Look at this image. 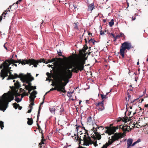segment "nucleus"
<instances>
[{
    "label": "nucleus",
    "instance_id": "obj_1",
    "mask_svg": "<svg viewBox=\"0 0 148 148\" xmlns=\"http://www.w3.org/2000/svg\"><path fill=\"white\" fill-rule=\"evenodd\" d=\"M85 64V60L81 59L76 61L70 67L65 69L61 67L57 69V73L60 77L58 82L63 93L66 92L65 86L69 82V79L71 78L72 72L77 73L79 71H81L83 70Z\"/></svg>",
    "mask_w": 148,
    "mask_h": 148
},
{
    "label": "nucleus",
    "instance_id": "obj_2",
    "mask_svg": "<svg viewBox=\"0 0 148 148\" xmlns=\"http://www.w3.org/2000/svg\"><path fill=\"white\" fill-rule=\"evenodd\" d=\"M85 64V60L81 59L76 61L70 67L65 69L61 67L57 69V73L60 77L58 82L63 93L66 92L65 86L69 82V79L71 78L72 72L77 73L79 71H81L83 70Z\"/></svg>",
    "mask_w": 148,
    "mask_h": 148
},
{
    "label": "nucleus",
    "instance_id": "obj_3",
    "mask_svg": "<svg viewBox=\"0 0 148 148\" xmlns=\"http://www.w3.org/2000/svg\"><path fill=\"white\" fill-rule=\"evenodd\" d=\"M0 76L2 77L3 80L6 77L8 76L7 80L10 79H13L17 78L21 79L22 80H25L26 79L27 75H24L23 73H21L19 75L16 73H14V75L12 74V73L10 72L8 69H2L0 73Z\"/></svg>",
    "mask_w": 148,
    "mask_h": 148
},
{
    "label": "nucleus",
    "instance_id": "obj_4",
    "mask_svg": "<svg viewBox=\"0 0 148 148\" xmlns=\"http://www.w3.org/2000/svg\"><path fill=\"white\" fill-rule=\"evenodd\" d=\"M21 95V94L17 93V94L10 95L8 97L7 94L4 93L2 96L3 100H0V110L2 111L3 110L4 111L7 108L8 103L11 101L14 100V96L16 97H17L18 96H20Z\"/></svg>",
    "mask_w": 148,
    "mask_h": 148
},
{
    "label": "nucleus",
    "instance_id": "obj_5",
    "mask_svg": "<svg viewBox=\"0 0 148 148\" xmlns=\"http://www.w3.org/2000/svg\"><path fill=\"white\" fill-rule=\"evenodd\" d=\"M128 126H127V125L125 124L124 125H121L119 126H117L116 127L114 126L112 127L106 126L105 127V128L106 129L105 132L110 135L112 134H113L116 132V130L119 128V129H121L123 131V132L122 134L123 135L125 136L126 132H129V130H128Z\"/></svg>",
    "mask_w": 148,
    "mask_h": 148
},
{
    "label": "nucleus",
    "instance_id": "obj_6",
    "mask_svg": "<svg viewBox=\"0 0 148 148\" xmlns=\"http://www.w3.org/2000/svg\"><path fill=\"white\" fill-rule=\"evenodd\" d=\"M132 48L131 43L128 41L124 42L122 44L120 47V51L118 53L120 54L123 58H124L125 52L127 51L125 50L126 49L129 50Z\"/></svg>",
    "mask_w": 148,
    "mask_h": 148
},
{
    "label": "nucleus",
    "instance_id": "obj_7",
    "mask_svg": "<svg viewBox=\"0 0 148 148\" xmlns=\"http://www.w3.org/2000/svg\"><path fill=\"white\" fill-rule=\"evenodd\" d=\"M29 61L30 62V64L29 66H31L32 65H33L35 67H36L37 66V65L38 64L39 62H43L45 63V64H47L49 62H51V60L49 59L47 61H46L45 60L44 58L40 59V60H36L34 59H29Z\"/></svg>",
    "mask_w": 148,
    "mask_h": 148
},
{
    "label": "nucleus",
    "instance_id": "obj_8",
    "mask_svg": "<svg viewBox=\"0 0 148 148\" xmlns=\"http://www.w3.org/2000/svg\"><path fill=\"white\" fill-rule=\"evenodd\" d=\"M7 62L8 63V65L9 66L12 64H15L16 63H18L19 64H21L22 65H25L26 64H28L29 65L30 64L29 59L28 60L24 59L21 60V59L18 60H14L13 59H11L10 60H7Z\"/></svg>",
    "mask_w": 148,
    "mask_h": 148
},
{
    "label": "nucleus",
    "instance_id": "obj_9",
    "mask_svg": "<svg viewBox=\"0 0 148 148\" xmlns=\"http://www.w3.org/2000/svg\"><path fill=\"white\" fill-rule=\"evenodd\" d=\"M84 129L86 130V132L85 134L84 135V136L83 137L84 140L83 145L88 146L89 145L91 144L92 141L90 137L88 135V130H86L84 127Z\"/></svg>",
    "mask_w": 148,
    "mask_h": 148
},
{
    "label": "nucleus",
    "instance_id": "obj_10",
    "mask_svg": "<svg viewBox=\"0 0 148 148\" xmlns=\"http://www.w3.org/2000/svg\"><path fill=\"white\" fill-rule=\"evenodd\" d=\"M51 85H52L53 86H55V87L51 88L50 91L56 90L58 92H61L63 93V91L60 87V86L58 82L57 83L56 82H55L53 84H52Z\"/></svg>",
    "mask_w": 148,
    "mask_h": 148
},
{
    "label": "nucleus",
    "instance_id": "obj_11",
    "mask_svg": "<svg viewBox=\"0 0 148 148\" xmlns=\"http://www.w3.org/2000/svg\"><path fill=\"white\" fill-rule=\"evenodd\" d=\"M114 135L112 136L111 138L113 141L118 140L120 138L123 137V134L121 132L116 133L114 134Z\"/></svg>",
    "mask_w": 148,
    "mask_h": 148
},
{
    "label": "nucleus",
    "instance_id": "obj_12",
    "mask_svg": "<svg viewBox=\"0 0 148 148\" xmlns=\"http://www.w3.org/2000/svg\"><path fill=\"white\" fill-rule=\"evenodd\" d=\"M96 108L99 111H102L104 109L103 101L98 103H96Z\"/></svg>",
    "mask_w": 148,
    "mask_h": 148
},
{
    "label": "nucleus",
    "instance_id": "obj_13",
    "mask_svg": "<svg viewBox=\"0 0 148 148\" xmlns=\"http://www.w3.org/2000/svg\"><path fill=\"white\" fill-rule=\"evenodd\" d=\"M37 92L36 91H34L31 94L29 97L30 101H34V99L36 97V95Z\"/></svg>",
    "mask_w": 148,
    "mask_h": 148
},
{
    "label": "nucleus",
    "instance_id": "obj_14",
    "mask_svg": "<svg viewBox=\"0 0 148 148\" xmlns=\"http://www.w3.org/2000/svg\"><path fill=\"white\" fill-rule=\"evenodd\" d=\"M131 119L130 118H128L127 117H126L125 118L123 117L122 118L119 117L118 118V119L117 120V122H119L121 121L123 122H124L125 123H126L127 122L129 121Z\"/></svg>",
    "mask_w": 148,
    "mask_h": 148
},
{
    "label": "nucleus",
    "instance_id": "obj_15",
    "mask_svg": "<svg viewBox=\"0 0 148 148\" xmlns=\"http://www.w3.org/2000/svg\"><path fill=\"white\" fill-rule=\"evenodd\" d=\"M94 3H92L89 4L88 6V11H90L91 12L94 8Z\"/></svg>",
    "mask_w": 148,
    "mask_h": 148
},
{
    "label": "nucleus",
    "instance_id": "obj_16",
    "mask_svg": "<svg viewBox=\"0 0 148 148\" xmlns=\"http://www.w3.org/2000/svg\"><path fill=\"white\" fill-rule=\"evenodd\" d=\"M133 142V140L131 139H128L127 142V148H130V147L132 145Z\"/></svg>",
    "mask_w": 148,
    "mask_h": 148
},
{
    "label": "nucleus",
    "instance_id": "obj_17",
    "mask_svg": "<svg viewBox=\"0 0 148 148\" xmlns=\"http://www.w3.org/2000/svg\"><path fill=\"white\" fill-rule=\"evenodd\" d=\"M14 84L15 87L17 89H19V88L21 86L19 82L18 81H16V82H15Z\"/></svg>",
    "mask_w": 148,
    "mask_h": 148
},
{
    "label": "nucleus",
    "instance_id": "obj_18",
    "mask_svg": "<svg viewBox=\"0 0 148 148\" xmlns=\"http://www.w3.org/2000/svg\"><path fill=\"white\" fill-rule=\"evenodd\" d=\"M97 130L96 131V132H95V135L96 136V138L98 140H99L101 138V136L99 134H98L97 132H96Z\"/></svg>",
    "mask_w": 148,
    "mask_h": 148
},
{
    "label": "nucleus",
    "instance_id": "obj_19",
    "mask_svg": "<svg viewBox=\"0 0 148 148\" xmlns=\"http://www.w3.org/2000/svg\"><path fill=\"white\" fill-rule=\"evenodd\" d=\"M28 121L27 122V124L29 125H31L33 123V120L32 118H27Z\"/></svg>",
    "mask_w": 148,
    "mask_h": 148
},
{
    "label": "nucleus",
    "instance_id": "obj_20",
    "mask_svg": "<svg viewBox=\"0 0 148 148\" xmlns=\"http://www.w3.org/2000/svg\"><path fill=\"white\" fill-rule=\"evenodd\" d=\"M62 59L60 58H53L51 60V62H55L56 63H57V61L58 60H61Z\"/></svg>",
    "mask_w": 148,
    "mask_h": 148
},
{
    "label": "nucleus",
    "instance_id": "obj_21",
    "mask_svg": "<svg viewBox=\"0 0 148 148\" xmlns=\"http://www.w3.org/2000/svg\"><path fill=\"white\" fill-rule=\"evenodd\" d=\"M92 122V118L91 116H90L87 119V122L90 125L91 123Z\"/></svg>",
    "mask_w": 148,
    "mask_h": 148
},
{
    "label": "nucleus",
    "instance_id": "obj_22",
    "mask_svg": "<svg viewBox=\"0 0 148 148\" xmlns=\"http://www.w3.org/2000/svg\"><path fill=\"white\" fill-rule=\"evenodd\" d=\"M38 120H37V125L38 126V129L39 131V132L40 133H41L42 134H42H43V133H42V130L40 126L39 125L38 123Z\"/></svg>",
    "mask_w": 148,
    "mask_h": 148
},
{
    "label": "nucleus",
    "instance_id": "obj_23",
    "mask_svg": "<svg viewBox=\"0 0 148 148\" xmlns=\"http://www.w3.org/2000/svg\"><path fill=\"white\" fill-rule=\"evenodd\" d=\"M111 141L109 140L108 143H106V144H104V145H106L107 146V147L109 145H111L112 143H113L114 141H113V140L112 139V138L110 140Z\"/></svg>",
    "mask_w": 148,
    "mask_h": 148
},
{
    "label": "nucleus",
    "instance_id": "obj_24",
    "mask_svg": "<svg viewBox=\"0 0 148 148\" xmlns=\"http://www.w3.org/2000/svg\"><path fill=\"white\" fill-rule=\"evenodd\" d=\"M13 87L14 88V90L12 94L11 95H14L15 94H17L18 93V89L16 88V87Z\"/></svg>",
    "mask_w": 148,
    "mask_h": 148
},
{
    "label": "nucleus",
    "instance_id": "obj_25",
    "mask_svg": "<svg viewBox=\"0 0 148 148\" xmlns=\"http://www.w3.org/2000/svg\"><path fill=\"white\" fill-rule=\"evenodd\" d=\"M101 97L102 100V101H103V103L104 102V101L105 100V99H106L107 98V97H106V95H105L104 96L102 94H101Z\"/></svg>",
    "mask_w": 148,
    "mask_h": 148
},
{
    "label": "nucleus",
    "instance_id": "obj_26",
    "mask_svg": "<svg viewBox=\"0 0 148 148\" xmlns=\"http://www.w3.org/2000/svg\"><path fill=\"white\" fill-rule=\"evenodd\" d=\"M41 138H42V139L41 142L39 143L40 145H41L42 144H44V141L45 140L44 139V137L43 134H42V135Z\"/></svg>",
    "mask_w": 148,
    "mask_h": 148
},
{
    "label": "nucleus",
    "instance_id": "obj_27",
    "mask_svg": "<svg viewBox=\"0 0 148 148\" xmlns=\"http://www.w3.org/2000/svg\"><path fill=\"white\" fill-rule=\"evenodd\" d=\"M109 24L110 27H112L114 24V20L112 19L109 22Z\"/></svg>",
    "mask_w": 148,
    "mask_h": 148
},
{
    "label": "nucleus",
    "instance_id": "obj_28",
    "mask_svg": "<svg viewBox=\"0 0 148 148\" xmlns=\"http://www.w3.org/2000/svg\"><path fill=\"white\" fill-rule=\"evenodd\" d=\"M12 6L10 5L9 6V7L6 10L4 11L3 12L5 13H7L8 14L9 13V12H10V9H11Z\"/></svg>",
    "mask_w": 148,
    "mask_h": 148
},
{
    "label": "nucleus",
    "instance_id": "obj_29",
    "mask_svg": "<svg viewBox=\"0 0 148 148\" xmlns=\"http://www.w3.org/2000/svg\"><path fill=\"white\" fill-rule=\"evenodd\" d=\"M41 110V108H40V106L39 108V109H38V115H37V120H38V119H39V116H40V110Z\"/></svg>",
    "mask_w": 148,
    "mask_h": 148
},
{
    "label": "nucleus",
    "instance_id": "obj_30",
    "mask_svg": "<svg viewBox=\"0 0 148 148\" xmlns=\"http://www.w3.org/2000/svg\"><path fill=\"white\" fill-rule=\"evenodd\" d=\"M18 106H19L18 104L16 103H13V107L15 109H17Z\"/></svg>",
    "mask_w": 148,
    "mask_h": 148
},
{
    "label": "nucleus",
    "instance_id": "obj_31",
    "mask_svg": "<svg viewBox=\"0 0 148 148\" xmlns=\"http://www.w3.org/2000/svg\"><path fill=\"white\" fill-rule=\"evenodd\" d=\"M14 100L16 101L17 102V103H19L21 101L22 98L20 99L18 97H16Z\"/></svg>",
    "mask_w": 148,
    "mask_h": 148
},
{
    "label": "nucleus",
    "instance_id": "obj_32",
    "mask_svg": "<svg viewBox=\"0 0 148 148\" xmlns=\"http://www.w3.org/2000/svg\"><path fill=\"white\" fill-rule=\"evenodd\" d=\"M90 42H91L92 43L93 45H95V42H96V41L94 39H93L92 38H91L90 40H89V43Z\"/></svg>",
    "mask_w": 148,
    "mask_h": 148
},
{
    "label": "nucleus",
    "instance_id": "obj_33",
    "mask_svg": "<svg viewBox=\"0 0 148 148\" xmlns=\"http://www.w3.org/2000/svg\"><path fill=\"white\" fill-rule=\"evenodd\" d=\"M0 127L1 129H3V127H4L3 122L2 121H0Z\"/></svg>",
    "mask_w": 148,
    "mask_h": 148
},
{
    "label": "nucleus",
    "instance_id": "obj_34",
    "mask_svg": "<svg viewBox=\"0 0 148 148\" xmlns=\"http://www.w3.org/2000/svg\"><path fill=\"white\" fill-rule=\"evenodd\" d=\"M83 141L84 140L83 139V138H82V139H81V138H80L79 144H81L82 145H83Z\"/></svg>",
    "mask_w": 148,
    "mask_h": 148
},
{
    "label": "nucleus",
    "instance_id": "obj_35",
    "mask_svg": "<svg viewBox=\"0 0 148 148\" xmlns=\"http://www.w3.org/2000/svg\"><path fill=\"white\" fill-rule=\"evenodd\" d=\"M93 125L94 126L93 127V128L94 129L97 130V129H98L99 128V127L97 125H95V124L94 125Z\"/></svg>",
    "mask_w": 148,
    "mask_h": 148
},
{
    "label": "nucleus",
    "instance_id": "obj_36",
    "mask_svg": "<svg viewBox=\"0 0 148 148\" xmlns=\"http://www.w3.org/2000/svg\"><path fill=\"white\" fill-rule=\"evenodd\" d=\"M32 84L30 82H29V83H28V84L27 85H25V87H32Z\"/></svg>",
    "mask_w": 148,
    "mask_h": 148
},
{
    "label": "nucleus",
    "instance_id": "obj_37",
    "mask_svg": "<svg viewBox=\"0 0 148 148\" xmlns=\"http://www.w3.org/2000/svg\"><path fill=\"white\" fill-rule=\"evenodd\" d=\"M25 88L27 90H28L29 93H30V92H31L32 90H33V89L30 87H25Z\"/></svg>",
    "mask_w": 148,
    "mask_h": 148
},
{
    "label": "nucleus",
    "instance_id": "obj_38",
    "mask_svg": "<svg viewBox=\"0 0 148 148\" xmlns=\"http://www.w3.org/2000/svg\"><path fill=\"white\" fill-rule=\"evenodd\" d=\"M20 80H21L23 82H26V83H27V84H28V83H29V82H30L29 81H27V78H26V79L25 80H22L21 79H20Z\"/></svg>",
    "mask_w": 148,
    "mask_h": 148
},
{
    "label": "nucleus",
    "instance_id": "obj_39",
    "mask_svg": "<svg viewBox=\"0 0 148 148\" xmlns=\"http://www.w3.org/2000/svg\"><path fill=\"white\" fill-rule=\"evenodd\" d=\"M139 123H140V122H139L138 121V123H136V124H133V125H134V126H132V127H133V128H135V127H136L139 128V127H137V126H136V125H138L139 126H141V125H139Z\"/></svg>",
    "mask_w": 148,
    "mask_h": 148
},
{
    "label": "nucleus",
    "instance_id": "obj_40",
    "mask_svg": "<svg viewBox=\"0 0 148 148\" xmlns=\"http://www.w3.org/2000/svg\"><path fill=\"white\" fill-rule=\"evenodd\" d=\"M119 36H120V37H123L124 38H125V36L124 35V34L121 32L120 33V35H119Z\"/></svg>",
    "mask_w": 148,
    "mask_h": 148
},
{
    "label": "nucleus",
    "instance_id": "obj_41",
    "mask_svg": "<svg viewBox=\"0 0 148 148\" xmlns=\"http://www.w3.org/2000/svg\"><path fill=\"white\" fill-rule=\"evenodd\" d=\"M107 31L105 30L103 32V31L102 30H101V31L100 32V35H104V34L105 32H106Z\"/></svg>",
    "mask_w": 148,
    "mask_h": 148
},
{
    "label": "nucleus",
    "instance_id": "obj_42",
    "mask_svg": "<svg viewBox=\"0 0 148 148\" xmlns=\"http://www.w3.org/2000/svg\"><path fill=\"white\" fill-rule=\"evenodd\" d=\"M34 78L30 76L29 79V81L30 82H31L32 81L34 80Z\"/></svg>",
    "mask_w": 148,
    "mask_h": 148
},
{
    "label": "nucleus",
    "instance_id": "obj_43",
    "mask_svg": "<svg viewBox=\"0 0 148 148\" xmlns=\"http://www.w3.org/2000/svg\"><path fill=\"white\" fill-rule=\"evenodd\" d=\"M120 37L119 35H117L116 36H115V37H114V38H115V40H116L117 38H119Z\"/></svg>",
    "mask_w": 148,
    "mask_h": 148
},
{
    "label": "nucleus",
    "instance_id": "obj_44",
    "mask_svg": "<svg viewBox=\"0 0 148 148\" xmlns=\"http://www.w3.org/2000/svg\"><path fill=\"white\" fill-rule=\"evenodd\" d=\"M4 64H5V66H8V63L7 62V60H6L5 62H4Z\"/></svg>",
    "mask_w": 148,
    "mask_h": 148
},
{
    "label": "nucleus",
    "instance_id": "obj_45",
    "mask_svg": "<svg viewBox=\"0 0 148 148\" xmlns=\"http://www.w3.org/2000/svg\"><path fill=\"white\" fill-rule=\"evenodd\" d=\"M8 66H10L9 65H8V66H4L3 69H8Z\"/></svg>",
    "mask_w": 148,
    "mask_h": 148
},
{
    "label": "nucleus",
    "instance_id": "obj_46",
    "mask_svg": "<svg viewBox=\"0 0 148 148\" xmlns=\"http://www.w3.org/2000/svg\"><path fill=\"white\" fill-rule=\"evenodd\" d=\"M60 109H61L60 110V112L61 113H62L64 111V108H60Z\"/></svg>",
    "mask_w": 148,
    "mask_h": 148
},
{
    "label": "nucleus",
    "instance_id": "obj_47",
    "mask_svg": "<svg viewBox=\"0 0 148 148\" xmlns=\"http://www.w3.org/2000/svg\"><path fill=\"white\" fill-rule=\"evenodd\" d=\"M33 89V90H35L36 89V86H32V87H31Z\"/></svg>",
    "mask_w": 148,
    "mask_h": 148
},
{
    "label": "nucleus",
    "instance_id": "obj_48",
    "mask_svg": "<svg viewBox=\"0 0 148 148\" xmlns=\"http://www.w3.org/2000/svg\"><path fill=\"white\" fill-rule=\"evenodd\" d=\"M58 55L59 56H62V53L61 52H58Z\"/></svg>",
    "mask_w": 148,
    "mask_h": 148
},
{
    "label": "nucleus",
    "instance_id": "obj_49",
    "mask_svg": "<svg viewBox=\"0 0 148 148\" xmlns=\"http://www.w3.org/2000/svg\"><path fill=\"white\" fill-rule=\"evenodd\" d=\"M107 148V146L106 145H104L103 147H101V148Z\"/></svg>",
    "mask_w": 148,
    "mask_h": 148
},
{
    "label": "nucleus",
    "instance_id": "obj_50",
    "mask_svg": "<svg viewBox=\"0 0 148 148\" xmlns=\"http://www.w3.org/2000/svg\"><path fill=\"white\" fill-rule=\"evenodd\" d=\"M83 52V53H86V49H82V50H81Z\"/></svg>",
    "mask_w": 148,
    "mask_h": 148
},
{
    "label": "nucleus",
    "instance_id": "obj_51",
    "mask_svg": "<svg viewBox=\"0 0 148 148\" xmlns=\"http://www.w3.org/2000/svg\"><path fill=\"white\" fill-rule=\"evenodd\" d=\"M79 53L80 54L82 55H83L84 54V53H83V52L81 50L79 51Z\"/></svg>",
    "mask_w": 148,
    "mask_h": 148
},
{
    "label": "nucleus",
    "instance_id": "obj_52",
    "mask_svg": "<svg viewBox=\"0 0 148 148\" xmlns=\"http://www.w3.org/2000/svg\"><path fill=\"white\" fill-rule=\"evenodd\" d=\"M127 96L130 99L131 97V96L129 95V94L128 92H127Z\"/></svg>",
    "mask_w": 148,
    "mask_h": 148
},
{
    "label": "nucleus",
    "instance_id": "obj_53",
    "mask_svg": "<svg viewBox=\"0 0 148 148\" xmlns=\"http://www.w3.org/2000/svg\"><path fill=\"white\" fill-rule=\"evenodd\" d=\"M31 102L30 104V105L31 106H33L34 105V101H30Z\"/></svg>",
    "mask_w": 148,
    "mask_h": 148
},
{
    "label": "nucleus",
    "instance_id": "obj_54",
    "mask_svg": "<svg viewBox=\"0 0 148 148\" xmlns=\"http://www.w3.org/2000/svg\"><path fill=\"white\" fill-rule=\"evenodd\" d=\"M24 94H25V95L27 96H28L29 94V92L27 93H26L25 92H24Z\"/></svg>",
    "mask_w": 148,
    "mask_h": 148
},
{
    "label": "nucleus",
    "instance_id": "obj_55",
    "mask_svg": "<svg viewBox=\"0 0 148 148\" xmlns=\"http://www.w3.org/2000/svg\"><path fill=\"white\" fill-rule=\"evenodd\" d=\"M94 145L95 147L97 145V141L94 143Z\"/></svg>",
    "mask_w": 148,
    "mask_h": 148
},
{
    "label": "nucleus",
    "instance_id": "obj_56",
    "mask_svg": "<svg viewBox=\"0 0 148 148\" xmlns=\"http://www.w3.org/2000/svg\"><path fill=\"white\" fill-rule=\"evenodd\" d=\"M136 143H137V142L136 141L133 143V144H132V146H134Z\"/></svg>",
    "mask_w": 148,
    "mask_h": 148
},
{
    "label": "nucleus",
    "instance_id": "obj_57",
    "mask_svg": "<svg viewBox=\"0 0 148 148\" xmlns=\"http://www.w3.org/2000/svg\"><path fill=\"white\" fill-rule=\"evenodd\" d=\"M32 110L31 109H30L29 110H28L27 112L28 113H30Z\"/></svg>",
    "mask_w": 148,
    "mask_h": 148
},
{
    "label": "nucleus",
    "instance_id": "obj_58",
    "mask_svg": "<svg viewBox=\"0 0 148 148\" xmlns=\"http://www.w3.org/2000/svg\"><path fill=\"white\" fill-rule=\"evenodd\" d=\"M21 95V98H22H22H23L24 97V96L25 95V94H24V93H23V94H22V95Z\"/></svg>",
    "mask_w": 148,
    "mask_h": 148
},
{
    "label": "nucleus",
    "instance_id": "obj_59",
    "mask_svg": "<svg viewBox=\"0 0 148 148\" xmlns=\"http://www.w3.org/2000/svg\"><path fill=\"white\" fill-rule=\"evenodd\" d=\"M29 107L30 108V109H31L32 110V109L33 108V107L32 106H31V105H29Z\"/></svg>",
    "mask_w": 148,
    "mask_h": 148
},
{
    "label": "nucleus",
    "instance_id": "obj_60",
    "mask_svg": "<svg viewBox=\"0 0 148 148\" xmlns=\"http://www.w3.org/2000/svg\"><path fill=\"white\" fill-rule=\"evenodd\" d=\"M47 66L49 67H52L53 66V65L48 64L47 65Z\"/></svg>",
    "mask_w": 148,
    "mask_h": 148
},
{
    "label": "nucleus",
    "instance_id": "obj_61",
    "mask_svg": "<svg viewBox=\"0 0 148 148\" xmlns=\"http://www.w3.org/2000/svg\"><path fill=\"white\" fill-rule=\"evenodd\" d=\"M18 109L19 110H21L22 108V107L20 106H18Z\"/></svg>",
    "mask_w": 148,
    "mask_h": 148
},
{
    "label": "nucleus",
    "instance_id": "obj_62",
    "mask_svg": "<svg viewBox=\"0 0 148 148\" xmlns=\"http://www.w3.org/2000/svg\"><path fill=\"white\" fill-rule=\"evenodd\" d=\"M22 0H19L18 1H17L16 3V4H18Z\"/></svg>",
    "mask_w": 148,
    "mask_h": 148
},
{
    "label": "nucleus",
    "instance_id": "obj_63",
    "mask_svg": "<svg viewBox=\"0 0 148 148\" xmlns=\"http://www.w3.org/2000/svg\"><path fill=\"white\" fill-rule=\"evenodd\" d=\"M127 126H128V127H129V130H132V128H130V126H127Z\"/></svg>",
    "mask_w": 148,
    "mask_h": 148
},
{
    "label": "nucleus",
    "instance_id": "obj_64",
    "mask_svg": "<svg viewBox=\"0 0 148 148\" xmlns=\"http://www.w3.org/2000/svg\"><path fill=\"white\" fill-rule=\"evenodd\" d=\"M141 141V140L140 139H138L136 142L137 143H138Z\"/></svg>",
    "mask_w": 148,
    "mask_h": 148
}]
</instances>
